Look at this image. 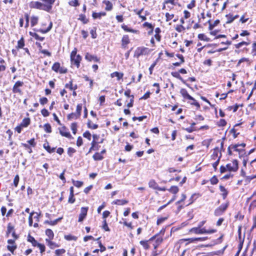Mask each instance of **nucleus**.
Returning <instances> with one entry per match:
<instances>
[{"label":"nucleus","mask_w":256,"mask_h":256,"mask_svg":"<svg viewBox=\"0 0 256 256\" xmlns=\"http://www.w3.org/2000/svg\"><path fill=\"white\" fill-rule=\"evenodd\" d=\"M24 46V42L23 37H22L20 39L18 42V45L16 46L17 48H22Z\"/></svg>","instance_id":"5701e85b"},{"label":"nucleus","mask_w":256,"mask_h":256,"mask_svg":"<svg viewBox=\"0 0 256 256\" xmlns=\"http://www.w3.org/2000/svg\"><path fill=\"white\" fill-rule=\"evenodd\" d=\"M85 58L88 61L94 60V62H98L99 60L97 56L90 54L88 53L86 54L85 56Z\"/></svg>","instance_id":"f8f14e48"},{"label":"nucleus","mask_w":256,"mask_h":256,"mask_svg":"<svg viewBox=\"0 0 256 256\" xmlns=\"http://www.w3.org/2000/svg\"><path fill=\"white\" fill-rule=\"evenodd\" d=\"M198 38L202 40H204L206 42H209L210 38H208L205 34H200L198 35Z\"/></svg>","instance_id":"c85d7f7f"},{"label":"nucleus","mask_w":256,"mask_h":256,"mask_svg":"<svg viewBox=\"0 0 256 256\" xmlns=\"http://www.w3.org/2000/svg\"><path fill=\"white\" fill-rule=\"evenodd\" d=\"M36 246L40 248L41 253L45 251V246L44 244L38 243Z\"/></svg>","instance_id":"5fc2aeb1"},{"label":"nucleus","mask_w":256,"mask_h":256,"mask_svg":"<svg viewBox=\"0 0 256 256\" xmlns=\"http://www.w3.org/2000/svg\"><path fill=\"white\" fill-rule=\"evenodd\" d=\"M60 68V64L58 62H55L52 66V70L56 72H58Z\"/></svg>","instance_id":"72a5a7b5"},{"label":"nucleus","mask_w":256,"mask_h":256,"mask_svg":"<svg viewBox=\"0 0 256 256\" xmlns=\"http://www.w3.org/2000/svg\"><path fill=\"white\" fill-rule=\"evenodd\" d=\"M163 239L162 237H158L156 238V244L154 246V248H156L162 242Z\"/></svg>","instance_id":"8fccbe9b"},{"label":"nucleus","mask_w":256,"mask_h":256,"mask_svg":"<svg viewBox=\"0 0 256 256\" xmlns=\"http://www.w3.org/2000/svg\"><path fill=\"white\" fill-rule=\"evenodd\" d=\"M122 46L124 48H126L128 44L130 43L129 37L128 35H124L122 40Z\"/></svg>","instance_id":"9b49d317"},{"label":"nucleus","mask_w":256,"mask_h":256,"mask_svg":"<svg viewBox=\"0 0 256 256\" xmlns=\"http://www.w3.org/2000/svg\"><path fill=\"white\" fill-rule=\"evenodd\" d=\"M70 128L72 132V133L75 134L77 131V124L76 122H73L71 124Z\"/></svg>","instance_id":"e433bc0d"},{"label":"nucleus","mask_w":256,"mask_h":256,"mask_svg":"<svg viewBox=\"0 0 256 256\" xmlns=\"http://www.w3.org/2000/svg\"><path fill=\"white\" fill-rule=\"evenodd\" d=\"M41 113L42 115L44 117L48 116L50 114L49 112L46 108L42 109L41 111Z\"/></svg>","instance_id":"13d9d810"},{"label":"nucleus","mask_w":256,"mask_h":256,"mask_svg":"<svg viewBox=\"0 0 256 256\" xmlns=\"http://www.w3.org/2000/svg\"><path fill=\"white\" fill-rule=\"evenodd\" d=\"M28 240L30 242L32 246H36L37 244H38L34 239V238L32 236L30 235L28 236Z\"/></svg>","instance_id":"4be33fe9"},{"label":"nucleus","mask_w":256,"mask_h":256,"mask_svg":"<svg viewBox=\"0 0 256 256\" xmlns=\"http://www.w3.org/2000/svg\"><path fill=\"white\" fill-rule=\"evenodd\" d=\"M44 130L48 132V133H50L52 132V128H51V126L49 124H46L44 125Z\"/></svg>","instance_id":"37998d69"},{"label":"nucleus","mask_w":256,"mask_h":256,"mask_svg":"<svg viewBox=\"0 0 256 256\" xmlns=\"http://www.w3.org/2000/svg\"><path fill=\"white\" fill-rule=\"evenodd\" d=\"M78 20L82 22L84 24L88 23V20L86 19V16L83 14H81L79 16Z\"/></svg>","instance_id":"58836bf2"},{"label":"nucleus","mask_w":256,"mask_h":256,"mask_svg":"<svg viewBox=\"0 0 256 256\" xmlns=\"http://www.w3.org/2000/svg\"><path fill=\"white\" fill-rule=\"evenodd\" d=\"M65 252H66V250L64 249H58V250H56V251H55L56 254L58 256L63 254Z\"/></svg>","instance_id":"bf43d9fd"},{"label":"nucleus","mask_w":256,"mask_h":256,"mask_svg":"<svg viewBox=\"0 0 256 256\" xmlns=\"http://www.w3.org/2000/svg\"><path fill=\"white\" fill-rule=\"evenodd\" d=\"M140 244L142 246L144 247V248L145 249V250H148L149 248V245L148 243V241H146V240H141L140 242Z\"/></svg>","instance_id":"c03bdc74"},{"label":"nucleus","mask_w":256,"mask_h":256,"mask_svg":"<svg viewBox=\"0 0 256 256\" xmlns=\"http://www.w3.org/2000/svg\"><path fill=\"white\" fill-rule=\"evenodd\" d=\"M228 206V204H221L218 208L224 212L225 210H226Z\"/></svg>","instance_id":"09e8293b"},{"label":"nucleus","mask_w":256,"mask_h":256,"mask_svg":"<svg viewBox=\"0 0 256 256\" xmlns=\"http://www.w3.org/2000/svg\"><path fill=\"white\" fill-rule=\"evenodd\" d=\"M143 8L141 9L140 10L136 12V10H134V12H136V14L142 20H146V16H142L141 12L143 11Z\"/></svg>","instance_id":"79ce46f5"},{"label":"nucleus","mask_w":256,"mask_h":256,"mask_svg":"<svg viewBox=\"0 0 256 256\" xmlns=\"http://www.w3.org/2000/svg\"><path fill=\"white\" fill-rule=\"evenodd\" d=\"M134 98V96L132 95L130 99V102L127 104V106L128 108H131V107H132L133 106Z\"/></svg>","instance_id":"052dcab7"},{"label":"nucleus","mask_w":256,"mask_h":256,"mask_svg":"<svg viewBox=\"0 0 256 256\" xmlns=\"http://www.w3.org/2000/svg\"><path fill=\"white\" fill-rule=\"evenodd\" d=\"M90 33L92 35V38H95L96 37V28H94L93 29L91 30L90 31Z\"/></svg>","instance_id":"4d7b16f0"},{"label":"nucleus","mask_w":256,"mask_h":256,"mask_svg":"<svg viewBox=\"0 0 256 256\" xmlns=\"http://www.w3.org/2000/svg\"><path fill=\"white\" fill-rule=\"evenodd\" d=\"M46 234L50 239H52L54 236L53 232L50 229H47L46 230Z\"/></svg>","instance_id":"7c9ffc66"},{"label":"nucleus","mask_w":256,"mask_h":256,"mask_svg":"<svg viewBox=\"0 0 256 256\" xmlns=\"http://www.w3.org/2000/svg\"><path fill=\"white\" fill-rule=\"evenodd\" d=\"M82 144V139L80 136L78 137L76 140V145L80 146Z\"/></svg>","instance_id":"338daca9"},{"label":"nucleus","mask_w":256,"mask_h":256,"mask_svg":"<svg viewBox=\"0 0 256 256\" xmlns=\"http://www.w3.org/2000/svg\"><path fill=\"white\" fill-rule=\"evenodd\" d=\"M128 203V201L126 200H116L114 201L112 204L118 205H124Z\"/></svg>","instance_id":"f3484780"},{"label":"nucleus","mask_w":256,"mask_h":256,"mask_svg":"<svg viewBox=\"0 0 256 256\" xmlns=\"http://www.w3.org/2000/svg\"><path fill=\"white\" fill-rule=\"evenodd\" d=\"M8 242L9 244L7 246L8 249L12 252V254H14V250L16 248V246L14 244V240H8Z\"/></svg>","instance_id":"9d476101"},{"label":"nucleus","mask_w":256,"mask_h":256,"mask_svg":"<svg viewBox=\"0 0 256 256\" xmlns=\"http://www.w3.org/2000/svg\"><path fill=\"white\" fill-rule=\"evenodd\" d=\"M14 226H12L10 223H9L8 224V227H7V231H6L7 235L9 234L11 232H14Z\"/></svg>","instance_id":"2f4dec72"},{"label":"nucleus","mask_w":256,"mask_h":256,"mask_svg":"<svg viewBox=\"0 0 256 256\" xmlns=\"http://www.w3.org/2000/svg\"><path fill=\"white\" fill-rule=\"evenodd\" d=\"M226 124V121L224 119H220L218 122V126H225Z\"/></svg>","instance_id":"774afa93"},{"label":"nucleus","mask_w":256,"mask_h":256,"mask_svg":"<svg viewBox=\"0 0 256 256\" xmlns=\"http://www.w3.org/2000/svg\"><path fill=\"white\" fill-rule=\"evenodd\" d=\"M239 145L238 144H233L231 145V148H232V149L234 150L235 151L238 152H242L244 150L242 148H239Z\"/></svg>","instance_id":"473e14b6"},{"label":"nucleus","mask_w":256,"mask_h":256,"mask_svg":"<svg viewBox=\"0 0 256 256\" xmlns=\"http://www.w3.org/2000/svg\"><path fill=\"white\" fill-rule=\"evenodd\" d=\"M30 6L31 8H36L43 10L48 9L47 6H44V3L40 2H32L30 3Z\"/></svg>","instance_id":"39448f33"},{"label":"nucleus","mask_w":256,"mask_h":256,"mask_svg":"<svg viewBox=\"0 0 256 256\" xmlns=\"http://www.w3.org/2000/svg\"><path fill=\"white\" fill-rule=\"evenodd\" d=\"M88 210V207H82L80 209V213L79 215L78 218V222H82L84 220L85 218L87 215V212Z\"/></svg>","instance_id":"6e6552de"},{"label":"nucleus","mask_w":256,"mask_h":256,"mask_svg":"<svg viewBox=\"0 0 256 256\" xmlns=\"http://www.w3.org/2000/svg\"><path fill=\"white\" fill-rule=\"evenodd\" d=\"M180 93L184 99H188L192 101L191 104L196 106L199 108L200 107V104L196 101V100L190 96L187 90L184 88H182L180 90Z\"/></svg>","instance_id":"7ed1b4c3"},{"label":"nucleus","mask_w":256,"mask_h":256,"mask_svg":"<svg viewBox=\"0 0 256 256\" xmlns=\"http://www.w3.org/2000/svg\"><path fill=\"white\" fill-rule=\"evenodd\" d=\"M38 21V17L37 16H32L30 19L31 26H36Z\"/></svg>","instance_id":"6ab92c4d"},{"label":"nucleus","mask_w":256,"mask_h":256,"mask_svg":"<svg viewBox=\"0 0 256 256\" xmlns=\"http://www.w3.org/2000/svg\"><path fill=\"white\" fill-rule=\"evenodd\" d=\"M216 232V230H206L205 228H200L198 226L192 228L190 230L189 232L196 234H211Z\"/></svg>","instance_id":"f257e3e1"},{"label":"nucleus","mask_w":256,"mask_h":256,"mask_svg":"<svg viewBox=\"0 0 256 256\" xmlns=\"http://www.w3.org/2000/svg\"><path fill=\"white\" fill-rule=\"evenodd\" d=\"M112 78L116 77L118 80L121 79L123 76V74L118 72H114L111 74Z\"/></svg>","instance_id":"bb28decb"},{"label":"nucleus","mask_w":256,"mask_h":256,"mask_svg":"<svg viewBox=\"0 0 256 256\" xmlns=\"http://www.w3.org/2000/svg\"><path fill=\"white\" fill-rule=\"evenodd\" d=\"M148 186L150 188L157 190V189L158 188V185L154 180H151L148 182Z\"/></svg>","instance_id":"2eb2a0df"},{"label":"nucleus","mask_w":256,"mask_h":256,"mask_svg":"<svg viewBox=\"0 0 256 256\" xmlns=\"http://www.w3.org/2000/svg\"><path fill=\"white\" fill-rule=\"evenodd\" d=\"M44 148L49 152L52 153L54 151L55 148H51L48 144H44Z\"/></svg>","instance_id":"f704fd0d"},{"label":"nucleus","mask_w":256,"mask_h":256,"mask_svg":"<svg viewBox=\"0 0 256 256\" xmlns=\"http://www.w3.org/2000/svg\"><path fill=\"white\" fill-rule=\"evenodd\" d=\"M103 3L106 4L105 10L107 11H110L112 9V4L109 0H104Z\"/></svg>","instance_id":"dca6fc26"},{"label":"nucleus","mask_w":256,"mask_h":256,"mask_svg":"<svg viewBox=\"0 0 256 256\" xmlns=\"http://www.w3.org/2000/svg\"><path fill=\"white\" fill-rule=\"evenodd\" d=\"M70 6L76 7L80 5L78 0H72L68 2Z\"/></svg>","instance_id":"c9c22d12"},{"label":"nucleus","mask_w":256,"mask_h":256,"mask_svg":"<svg viewBox=\"0 0 256 256\" xmlns=\"http://www.w3.org/2000/svg\"><path fill=\"white\" fill-rule=\"evenodd\" d=\"M92 158L94 160H102L104 157L101 155V154L96 152L93 155Z\"/></svg>","instance_id":"a878e982"},{"label":"nucleus","mask_w":256,"mask_h":256,"mask_svg":"<svg viewBox=\"0 0 256 256\" xmlns=\"http://www.w3.org/2000/svg\"><path fill=\"white\" fill-rule=\"evenodd\" d=\"M166 21L168 22V21L170 20L174 17V14H170L169 13L167 12L166 14Z\"/></svg>","instance_id":"603ef678"},{"label":"nucleus","mask_w":256,"mask_h":256,"mask_svg":"<svg viewBox=\"0 0 256 256\" xmlns=\"http://www.w3.org/2000/svg\"><path fill=\"white\" fill-rule=\"evenodd\" d=\"M147 48L140 47L136 48L135 50L134 56L138 58L140 56L146 54Z\"/></svg>","instance_id":"1a4fd4ad"},{"label":"nucleus","mask_w":256,"mask_h":256,"mask_svg":"<svg viewBox=\"0 0 256 256\" xmlns=\"http://www.w3.org/2000/svg\"><path fill=\"white\" fill-rule=\"evenodd\" d=\"M220 192H222V196L223 198L225 199L228 195L227 190H226L225 188L222 186H220Z\"/></svg>","instance_id":"b1692460"},{"label":"nucleus","mask_w":256,"mask_h":256,"mask_svg":"<svg viewBox=\"0 0 256 256\" xmlns=\"http://www.w3.org/2000/svg\"><path fill=\"white\" fill-rule=\"evenodd\" d=\"M76 52L77 50L76 48H74L70 54V60L72 64H74L76 66L77 68H78L82 58L79 54L76 55Z\"/></svg>","instance_id":"f03ea898"},{"label":"nucleus","mask_w":256,"mask_h":256,"mask_svg":"<svg viewBox=\"0 0 256 256\" xmlns=\"http://www.w3.org/2000/svg\"><path fill=\"white\" fill-rule=\"evenodd\" d=\"M19 180L20 178L18 175H16L14 180V184L16 187L18 185Z\"/></svg>","instance_id":"6e6d98bb"},{"label":"nucleus","mask_w":256,"mask_h":256,"mask_svg":"<svg viewBox=\"0 0 256 256\" xmlns=\"http://www.w3.org/2000/svg\"><path fill=\"white\" fill-rule=\"evenodd\" d=\"M30 118H24L23 119L22 122L20 123V125L22 128H26L30 124Z\"/></svg>","instance_id":"4468645a"},{"label":"nucleus","mask_w":256,"mask_h":256,"mask_svg":"<svg viewBox=\"0 0 256 256\" xmlns=\"http://www.w3.org/2000/svg\"><path fill=\"white\" fill-rule=\"evenodd\" d=\"M122 28L126 32H130L132 33H136L138 32V30L129 28L127 26L125 25L124 24H123L122 26Z\"/></svg>","instance_id":"a211bd4d"},{"label":"nucleus","mask_w":256,"mask_h":256,"mask_svg":"<svg viewBox=\"0 0 256 256\" xmlns=\"http://www.w3.org/2000/svg\"><path fill=\"white\" fill-rule=\"evenodd\" d=\"M52 22H50V24L48 28L46 30H40V32L43 34H46L52 28Z\"/></svg>","instance_id":"a19ab883"},{"label":"nucleus","mask_w":256,"mask_h":256,"mask_svg":"<svg viewBox=\"0 0 256 256\" xmlns=\"http://www.w3.org/2000/svg\"><path fill=\"white\" fill-rule=\"evenodd\" d=\"M168 190L172 194H176L179 191V188L177 186H172Z\"/></svg>","instance_id":"393cba45"},{"label":"nucleus","mask_w":256,"mask_h":256,"mask_svg":"<svg viewBox=\"0 0 256 256\" xmlns=\"http://www.w3.org/2000/svg\"><path fill=\"white\" fill-rule=\"evenodd\" d=\"M29 34H30L32 36L33 38H34L36 40H39L40 41H42L44 40V37H41V36H39L38 34H37L36 33L32 32H29Z\"/></svg>","instance_id":"412c9836"},{"label":"nucleus","mask_w":256,"mask_h":256,"mask_svg":"<svg viewBox=\"0 0 256 256\" xmlns=\"http://www.w3.org/2000/svg\"><path fill=\"white\" fill-rule=\"evenodd\" d=\"M226 166L228 171L230 172H236L238 168V161L236 160H233L231 163L228 164Z\"/></svg>","instance_id":"20e7f679"},{"label":"nucleus","mask_w":256,"mask_h":256,"mask_svg":"<svg viewBox=\"0 0 256 256\" xmlns=\"http://www.w3.org/2000/svg\"><path fill=\"white\" fill-rule=\"evenodd\" d=\"M58 130L60 132V134L64 137H66L67 138H72L70 134L68 131V130L66 128V126H64L62 128H58Z\"/></svg>","instance_id":"0eeeda50"},{"label":"nucleus","mask_w":256,"mask_h":256,"mask_svg":"<svg viewBox=\"0 0 256 256\" xmlns=\"http://www.w3.org/2000/svg\"><path fill=\"white\" fill-rule=\"evenodd\" d=\"M62 217L61 218H59L56 220H53V221H49V220H46L44 222V224H48L50 225H51V226H54L56 224H57V223L60 222L62 219Z\"/></svg>","instance_id":"aec40b11"},{"label":"nucleus","mask_w":256,"mask_h":256,"mask_svg":"<svg viewBox=\"0 0 256 256\" xmlns=\"http://www.w3.org/2000/svg\"><path fill=\"white\" fill-rule=\"evenodd\" d=\"M68 202L69 203L73 204L75 202V198H74V194H70Z\"/></svg>","instance_id":"e2e57ef3"},{"label":"nucleus","mask_w":256,"mask_h":256,"mask_svg":"<svg viewBox=\"0 0 256 256\" xmlns=\"http://www.w3.org/2000/svg\"><path fill=\"white\" fill-rule=\"evenodd\" d=\"M48 102V100L46 98H40V102L41 104L44 105V104H46Z\"/></svg>","instance_id":"0e129e2a"},{"label":"nucleus","mask_w":256,"mask_h":256,"mask_svg":"<svg viewBox=\"0 0 256 256\" xmlns=\"http://www.w3.org/2000/svg\"><path fill=\"white\" fill-rule=\"evenodd\" d=\"M80 117V116H77L76 113L72 112L67 116V118L68 120H72V119H77Z\"/></svg>","instance_id":"c756f323"},{"label":"nucleus","mask_w":256,"mask_h":256,"mask_svg":"<svg viewBox=\"0 0 256 256\" xmlns=\"http://www.w3.org/2000/svg\"><path fill=\"white\" fill-rule=\"evenodd\" d=\"M73 184L74 186L78 188H80L83 185V182L81 181H73Z\"/></svg>","instance_id":"3c124183"},{"label":"nucleus","mask_w":256,"mask_h":256,"mask_svg":"<svg viewBox=\"0 0 256 256\" xmlns=\"http://www.w3.org/2000/svg\"><path fill=\"white\" fill-rule=\"evenodd\" d=\"M223 213V212L219 208H216L214 212V215L216 216H221Z\"/></svg>","instance_id":"de8ad7c7"},{"label":"nucleus","mask_w":256,"mask_h":256,"mask_svg":"<svg viewBox=\"0 0 256 256\" xmlns=\"http://www.w3.org/2000/svg\"><path fill=\"white\" fill-rule=\"evenodd\" d=\"M82 110V104H78L76 106V114L77 116H80L81 114V111Z\"/></svg>","instance_id":"ea45409f"},{"label":"nucleus","mask_w":256,"mask_h":256,"mask_svg":"<svg viewBox=\"0 0 256 256\" xmlns=\"http://www.w3.org/2000/svg\"><path fill=\"white\" fill-rule=\"evenodd\" d=\"M226 17L227 18V19H228L226 24H230L234 20V19L233 18V16L232 14H226Z\"/></svg>","instance_id":"49530a36"},{"label":"nucleus","mask_w":256,"mask_h":256,"mask_svg":"<svg viewBox=\"0 0 256 256\" xmlns=\"http://www.w3.org/2000/svg\"><path fill=\"white\" fill-rule=\"evenodd\" d=\"M103 224H102V228L106 231H107V232H109L110 230L108 226V224L106 223V220H103Z\"/></svg>","instance_id":"a18cd8bd"},{"label":"nucleus","mask_w":256,"mask_h":256,"mask_svg":"<svg viewBox=\"0 0 256 256\" xmlns=\"http://www.w3.org/2000/svg\"><path fill=\"white\" fill-rule=\"evenodd\" d=\"M34 214V212L30 213L28 217V224L29 226H31L32 224V216Z\"/></svg>","instance_id":"864d4df0"},{"label":"nucleus","mask_w":256,"mask_h":256,"mask_svg":"<svg viewBox=\"0 0 256 256\" xmlns=\"http://www.w3.org/2000/svg\"><path fill=\"white\" fill-rule=\"evenodd\" d=\"M106 13L105 12H94L92 14V16L94 19H100L102 16H105Z\"/></svg>","instance_id":"ddd939ff"},{"label":"nucleus","mask_w":256,"mask_h":256,"mask_svg":"<svg viewBox=\"0 0 256 256\" xmlns=\"http://www.w3.org/2000/svg\"><path fill=\"white\" fill-rule=\"evenodd\" d=\"M83 136L88 138V140H90L91 138V134L88 131H86L84 133Z\"/></svg>","instance_id":"680f3d73"},{"label":"nucleus","mask_w":256,"mask_h":256,"mask_svg":"<svg viewBox=\"0 0 256 256\" xmlns=\"http://www.w3.org/2000/svg\"><path fill=\"white\" fill-rule=\"evenodd\" d=\"M23 85H24V82H20V81L16 82L12 88L13 92L21 94L22 90H20V88Z\"/></svg>","instance_id":"423d86ee"},{"label":"nucleus","mask_w":256,"mask_h":256,"mask_svg":"<svg viewBox=\"0 0 256 256\" xmlns=\"http://www.w3.org/2000/svg\"><path fill=\"white\" fill-rule=\"evenodd\" d=\"M64 238L67 240H74L76 241L77 240V237L71 234L65 235Z\"/></svg>","instance_id":"cd10ccee"},{"label":"nucleus","mask_w":256,"mask_h":256,"mask_svg":"<svg viewBox=\"0 0 256 256\" xmlns=\"http://www.w3.org/2000/svg\"><path fill=\"white\" fill-rule=\"evenodd\" d=\"M88 126L89 128H90L92 129H96L98 128V126L96 124H90V122H89L88 124Z\"/></svg>","instance_id":"69168bd1"},{"label":"nucleus","mask_w":256,"mask_h":256,"mask_svg":"<svg viewBox=\"0 0 256 256\" xmlns=\"http://www.w3.org/2000/svg\"><path fill=\"white\" fill-rule=\"evenodd\" d=\"M220 22V20H215L214 22V24H211L210 22V20L208 21V23H209V30H212L214 28V26H216L218 23Z\"/></svg>","instance_id":"4c0bfd02"}]
</instances>
